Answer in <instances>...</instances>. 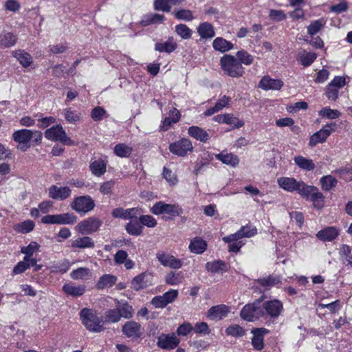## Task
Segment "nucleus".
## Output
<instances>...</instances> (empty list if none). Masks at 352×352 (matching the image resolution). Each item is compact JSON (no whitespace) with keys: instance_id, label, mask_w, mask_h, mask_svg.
Returning a JSON list of instances; mask_svg holds the SVG:
<instances>
[{"instance_id":"nucleus-39","label":"nucleus","mask_w":352,"mask_h":352,"mask_svg":"<svg viewBox=\"0 0 352 352\" xmlns=\"http://www.w3.org/2000/svg\"><path fill=\"white\" fill-rule=\"evenodd\" d=\"M18 40L17 36L11 32H3L0 34V45L3 47L14 46Z\"/></svg>"},{"instance_id":"nucleus-22","label":"nucleus","mask_w":352,"mask_h":352,"mask_svg":"<svg viewBox=\"0 0 352 352\" xmlns=\"http://www.w3.org/2000/svg\"><path fill=\"white\" fill-rule=\"evenodd\" d=\"M181 114L176 108H172L169 111L168 116L163 119L160 125V129L163 131H168L173 124L179 122Z\"/></svg>"},{"instance_id":"nucleus-11","label":"nucleus","mask_w":352,"mask_h":352,"mask_svg":"<svg viewBox=\"0 0 352 352\" xmlns=\"http://www.w3.org/2000/svg\"><path fill=\"white\" fill-rule=\"evenodd\" d=\"M95 203L90 196H80L74 199L72 208L78 213L85 214L94 209Z\"/></svg>"},{"instance_id":"nucleus-47","label":"nucleus","mask_w":352,"mask_h":352,"mask_svg":"<svg viewBox=\"0 0 352 352\" xmlns=\"http://www.w3.org/2000/svg\"><path fill=\"white\" fill-rule=\"evenodd\" d=\"M34 226L35 224L32 220H26L14 225L13 228L16 232L26 234L33 230Z\"/></svg>"},{"instance_id":"nucleus-50","label":"nucleus","mask_w":352,"mask_h":352,"mask_svg":"<svg viewBox=\"0 0 352 352\" xmlns=\"http://www.w3.org/2000/svg\"><path fill=\"white\" fill-rule=\"evenodd\" d=\"M324 195L318 191V188L315 190L309 197V199H308V200L313 203L314 207L317 209H321L324 206Z\"/></svg>"},{"instance_id":"nucleus-61","label":"nucleus","mask_w":352,"mask_h":352,"mask_svg":"<svg viewBox=\"0 0 352 352\" xmlns=\"http://www.w3.org/2000/svg\"><path fill=\"white\" fill-rule=\"evenodd\" d=\"M163 177L166 179L170 186H175L178 182V179L175 173L167 167H164Z\"/></svg>"},{"instance_id":"nucleus-52","label":"nucleus","mask_w":352,"mask_h":352,"mask_svg":"<svg viewBox=\"0 0 352 352\" xmlns=\"http://www.w3.org/2000/svg\"><path fill=\"white\" fill-rule=\"evenodd\" d=\"M132 152V147L125 144H118L114 147L115 154L120 157H128Z\"/></svg>"},{"instance_id":"nucleus-59","label":"nucleus","mask_w":352,"mask_h":352,"mask_svg":"<svg viewBox=\"0 0 352 352\" xmlns=\"http://www.w3.org/2000/svg\"><path fill=\"white\" fill-rule=\"evenodd\" d=\"M317 55L315 52L302 53L299 58L300 63L305 67L309 66L316 59Z\"/></svg>"},{"instance_id":"nucleus-25","label":"nucleus","mask_w":352,"mask_h":352,"mask_svg":"<svg viewBox=\"0 0 352 352\" xmlns=\"http://www.w3.org/2000/svg\"><path fill=\"white\" fill-rule=\"evenodd\" d=\"M123 333L128 338H138L141 335V326L135 321H129L122 327Z\"/></svg>"},{"instance_id":"nucleus-27","label":"nucleus","mask_w":352,"mask_h":352,"mask_svg":"<svg viewBox=\"0 0 352 352\" xmlns=\"http://www.w3.org/2000/svg\"><path fill=\"white\" fill-rule=\"evenodd\" d=\"M139 213V210L136 208L124 209L122 208H117L113 210L111 214L115 218H122L123 219H131L136 218Z\"/></svg>"},{"instance_id":"nucleus-51","label":"nucleus","mask_w":352,"mask_h":352,"mask_svg":"<svg viewBox=\"0 0 352 352\" xmlns=\"http://www.w3.org/2000/svg\"><path fill=\"white\" fill-rule=\"evenodd\" d=\"M125 229L129 234L139 236L142 233L143 227L140 222L130 221L126 225Z\"/></svg>"},{"instance_id":"nucleus-30","label":"nucleus","mask_w":352,"mask_h":352,"mask_svg":"<svg viewBox=\"0 0 352 352\" xmlns=\"http://www.w3.org/2000/svg\"><path fill=\"white\" fill-rule=\"evenodd\" d=\"M201 39L212 38L215 36L214 27L208 22H203L197 28Z\"/></svg>"},{"instance_id":"nucleus-48","label":"nucleus","mask_w":352,"mask_h":352,"mask_svg":"<svg viewBox=\"0 0 352 352\" xmlns=\"http://www.w3.org/2000/svg\"><path fill=\"white\" fill-rule=\"evenodd\" d=\"M236 56V58L241 65L242 64L245 65H250L253 63L254 60V56L244 50L238 51Z\"/></svg>"},{"instance_id":"nucleus-64","label":"nucleus","mask_w":352,"mask_h":352,"mask_svg":"<svg viewBox=\"0 0 352 352\" xmlns=\"http://www.w3.org/2000/svg\"><path fill=\"white\" fill-rule=\"evenodd\" d=\"M141 225L148 228H154L157 226V220L151 215H142L139 218Z\"/></svg>"},{"instance_id":"nucleus-7","label":"nucleus","mask_w":352,"mask_h":352,"mask_svg":"<svg viewBox=\"0 0 352 352\" xmlns=\"http://www.w3.org/2000/svg\"><path fill=\"white\" fill-rule=\"evenodd\" d=\"M264 309V318H270L275 320L278 318L283 311V305L279 300H271L263 302Z\"/></svg>"},{"instance_id":"nucleus-29","label":"nucleus","mask_w":352,"mask_h":352,"mask_svg":"<svg viewBox=\"0 0 352 352\" xmlns=\"http://www.w3.org/2000/svg\"><path fill=\"white\" fill-rule=\"evenodd\" d=\"M277 183L284 190L292 192L296 191L299 181L294 177H281L278 178Z\"/></svg>"},{"instance_id":"nucleus-19","label":"nucleus","mask_w":352,"mask_h":352,"mask_svg":"<svg viewBox=\"0 0 352 352\" xmlns=\"http://www.w3.org/2000/svg\"><path fill=\"white\" fill-rule=\"evenodd\" d=\"M257 283L265 289L272 287H280L282 285V277L280 275H270L257 280Z\"/></svg>"},{"instance_id":"nucleus-14","label":"nucleus","mask_w":352,"mask_h":352,"mask_svg":"<svg viewBox=\"0 0 352 352\" xmlns=\"http://www.w3.org/2000/svg\"><path fill=\"white\" fill-rule=\"evenodd\" d=\"M179 344V339L175 333L161 334L157 338V346L162 349L171 350Z\"/></svg>"},{"instance_id":"nucleus-60","label":"nucleus","mask_w":352,"mask_h":352,"mask_svg":"<svg viewBox=\"0 0 352 352\" xmlns=\"http://www.w3.org/2000/svg\"><path fill=\"white\" fill-rule=\"evenodd\" d=\"M175 32L183 39L191 37L192 31L185 24H179L175 26Z\"/></svg>"},{"instance_id":"nucleus-44","label":"nucleus","mask_w":352,"mask_h":352,"mask_svg":"<svg viewBox=\"0 0 352 352\" xmlns=\"http://www.w3.org/2000/svg\"><path fill=\"white\" fill-rule=\"evenodd\" d=\"M316 188L315 186L307 185L305 182L299 181L296 191L301 197L308 199Z\"/></svg>"},{"instance_id":"nucleus-43","label":"nucleus","mask_w":352,"mask_h":352,"mask_svg":"<svg viewBox=\"0 0 352 352\" xmlns=\"http://www.w3.org/2000/svg\"><path fill=\"white\" fill-rule=\"evenodd\" d=\"M206 243L202 239L196 237L190 243V250L195 254H201L206 249Z\"/></svg>"},{"instance_id":"nucleus-3","label":"nucleus","mask_w":352,"mask_h":352,"mask_svg":"<svg viewBox=\"0 0 352 352\" xmlns=\"http://www.w3.org/2000/svg\"><path fill=\"white\" fill-rule=\"evenodd\" d=\"M221 68L223 72L232 78H239L245 73L244 67L232 55H224L220 59Z\"/></svg>"},{"instance_id":"nucleus-4","label":"nucleus","mask_w":352,"mask_h":352,"mask_svg":"<svg viewBox=\"0 0 352 352\" xmlns=\"http://www.w3.org/2000/svg\"><path fill=\"white\" fill-rule=\"evenodd\" d=\"M264 309L261 300L245 305L241 311L242 319L248 322H254L260 318H264Z\"/></svg>"},{"instance_id":"nucleus-56","label":"nucleus","mask_w":352,"mask_h":352,"mask_svg":"<svg viewBox=\"0 0 352 352\" xmlns=\"http://www.w3.org/2000/svg\"><path fill=\"white\" fill-rule=\"evenodd\" d=\"M319 116L327 119H336L341 116L340 111L337 109H331L329 107L322 108L318 113Z\"/></svg>"},{"instance_id":"nucleus-53","label":"nucleus","mask_w":352,"mask_h":352,"mask_svg":"<svg viewBox=\"0 0 352 352\" xmlns=\"http://www.w3.org/2000/svg\"><path fill=\"white\" fill-rule=\"evenodd\" d=\"M117 308L120 314V318H131L133 315V309L128 302L117 305Z\"/></svg>"},{"instance_id":"nucleus-5","label":"nucleus","mask_w":352,"mask_h":352,"mask_svg":"<svg viewBox=\"0 0 352 352\" xmlns=\"http://www.w3.org/2000/svg\"><path fill=\"white\" fill-rule=\"evenodd\" d=\"M150 211L155 215L168 214L171 217L180 216L182 212V208L177 204H166L164 201L155 203L150 209Z\"/></svg>"},{"instance_id":"nucleus-28","label":"nucleus","mask_w":352,"mask_h":352,"mask_svg":"<svg viewBox=\"0 0 352 352\" xmlns=\"http://www.w3.org/2000/svg\"><path fill=\"white\" fill-rule=\"evenodd\" d=\"M63 292L68 296L78 297L83 295L86 291L84 285H76L73 283H67L63 286Z\"/></svg>"},{"instance_id":"nucleus-16","label":"nucleus","mask_w":352,"mask_h":352,"mask_svg":"<svg viewBox=\"0 0 352 352\" xmlns=\"http://www.w3.org/2000/svg\"><path fill=\"white\" fill-rule=\"evenodd\" d=\"M156 258L158 261L164 267H168L172 269H179L182 266V261L175 258L174 256L166 254L163 252H157Z\"/></svg>"},{"instance_id":"nucleus-1","label":"nucleus","mask_w":352,"mask_h":352,"mask_svg":"<svg viewBox=\"0 0 352 352\" xmlns=\"http://www.w3.org/2000/svg\"><path fill=\"white\" fill-rule=\"evenodd\" d=\"M12 139L18 143L17 149L25 151L30 147V142L36 144L42 140V133L38 131L19 129L12 133Z\"/></svg>"},{"instance_id":"nucleus-15","label":"nucleus","mask_w":352,"mask_h":352,"mask_svg":"<svg viewBox=\"0 0 352 352\" xmlns=\"http://www.w3.org/2000/svg\"><path fill=\"white\" fill-rule=\"evenodd\" d=\"M153 283V276L147 272H143L135 276L131 283V288L139 291L146 288Z\"/></svg>"},{"instance_id":"nucleus-34","label":"nucleus","mask_w":352,"mask_h":352,"mask_svg":"<svg viewBox=\"0 0 352 352\" xmlns=\"http://www.w3.org/2000/svg\"><path fill=\"white\" fill-rule=\"evenodd\" d=\"M188 133L189 135L202 142H206L210 139L209 134L203 129L197 126L189 127Z\"/></svg>"},{"instance_id":"nucleus-63","label":"nucleus","mask_w":352,"mask_h":352,"mask_svg":"<svg viewBox=\"0 0 352 352\" xmlns=\"http://www.w3.org/2000/svg\"><path fill=\"white\" fill-rule=\"evenodd\" d=\"M226 332L228 335L234 337H241L245 334V330L239 324H232L229 326L226 329Z\"/></svg>"},{"instance_id":"nucleus-31","label":"nucleus","mask_w":352,"mask_h":352,"mask_svg":"<svg viewBox=\"0 0 352 352\" xmlns=\"http://www.w3.org/2000/svg\"><path fill=\"white\" fill-rule=\"evenodd\" d=\"M294 164L300 169L305 171H312L315 168V164L311 159L302 155H296L294 157Z\"/></svg>"},{"instance_id":"nucleus-40","label":"nucleus","mask_w":352,"mask_h":352,"mask_svg":"<svg viewBox=\"0 0 352 352\" xmlns=\"http://www.w3.org/2000/svg\"><path fill=\"white\" fill-rule=\"evenodd\" d=\"M212 47L216 51L226 52L233 48V44L222 37H217L213 41Z\"/></svg>"},{"instance_id":"nucleus-35","label":"nucleus","mask_w":352,"mask_h":352,"mask_svg":"<svg viewBox=\"0 0 352 352\" xmlns=\"http://www.w3.org/2000/svg\"><path fill=\"white\" fill-rule=\"evenodd\" d=\"M117 280V276L113 274H104L98 279L96 283V287L98 289L111 287L116 284Z\"/></svg>"},{"instance_id":"nucleus-17","label":"nucleus","mask_w":352,"mask_h":352,"mask_svg":"<svg viewBox=\"0 0 352 352\" xmlns=\"http://www.w3.org/2000/svg\"><path fill=\"white\" fill-rule=\"evenodd\" d=\"M256 233L257 230L256 228L251 226H245L241 227L236 233L224 236L223 241L224 242H229L236 239H241L244 237L250 238L256 235Z\"/></svg>"},{"instance_id":"nucleus-58","label":"nucleus","mask_w":352,"mask_h":352,"mask_svg":"<svg viewBox=\"0 0 352 352\" xmlns=\"http://www.w3.org/2000/svg\"><path fill=\"white\" fill-rule=\"evenodd\" d=\"M103 320L104 322H118L120 320V314L118 311V308L113 309H109L104 314Z\"/></svg>"},{"instance_id":"nucleus-32","label":"nucleus","mask_w":352,"mask_h":352,"mask_svg":"<svg viewBox=\"0 0 352 352\" xmlns=\"http://www.w3.org/2000/svg\"><path fill=\"white\" fill-rule=\"evenodd\" d=\"M71 247L73 248H93L94 247V240L87 236L78 237L71 240Z\"/></svg>"},{"instance_id":"nucleus-10","label":"nucleus","mask_w":352,"mask_h":352,"mask_svg":"<svg viewBox=\"0 0 352 352\" xmlns=\"http://www.w3.org/2000/svg\"><path fill=\"white\" fill-rule=\"evenodd\" d=\"M77 220L76 217L72 213L58 214H47L42 217L41 222L45 224H72Z\"/></svg>"},{"instance_id":"nucleus-13","label":"nucleus","mask_w":352,"mask_h":352,"mask_svg":"<svg viewBox=\"0 0 352 352\" xmlns=\"http://www.w3.org/2000/svg\"><path fill=\"white\" fill-rule=\"evenodd\" d=\"M178 296V292L175 289H170L162 296L154 297L151 303L155 308H164L169 303L173 302Z\"/></svg>"},{"instance_id":"nucleus-24","label":"nucleus","mask_w":352,"mask_h":352,"mask_svg":"<svg viewBox=\"0 0 352 352\" xmlns=\"http://www.w3.org/2000/svg\"><path fill=\"white\" fill-rule=\"evenodd\" d=\"M269 333V330L265 328H257L252 330L253 338L252 344L256 350H261L263 348V337Z\"/></svg>"},{"instance_id":"nucleus-12","label":"nucleus","mask_w":352,"mask_h":352,"mask_svg":"<svg viewBox=\"0 0 352 352\" xmlns=\"http://www.w3.org/2000/svg\"><path fill=\"white\" fill-rule=\"evenodd\" d=\"M101 221L96 218L85 219L76 226V230L81 234H89L96 232L101 226Z\"/></svg>"},{"instance_id":"nucleus-38","label":"nucleus","mask_w":352,"mask_h":352,"mask_svg":"<svg viewBox=\"0 0 352 352\" xmlns=\"http://www.w3.org/2000/svg\"><path fill=\"white\" fill-rule=\"evenodd\" d=\"M177 47L173 37H169L164 43H157L155 45V50L160 52L171 53Z\"/></svg>"},{"instance_id":"nucleus-62","label":"nucleus","mask_w":352,"mask_h":352,"mask_svg":"<svg viewBox=\"0 0 352 352\" xmlns=\"http://www.w3.org/2000/svg\"><path fill=\"white\" fill-rule=\"evenodd\" d=\"M174 16L180 20L190 21L194 19L192 12L189 10L180 9L174 12Z\"/></svg>"},{"instance_id":"nucleus-49","label":"nucleus","mask_w":352,"mask_h":352,"mask_svg":"<svg viewBox=\"0 0 352 352\" xmlns=\"http://www.w3.org/2000/svg\"><path fill=\"white\" fill-rule=\"evenodd\" d=\"M322 190L329 191L337 185V179L332 175L323 176L320 179Z\"/></svg>"},{"instance_id":"nucleus-9","label":"nucleus","mask_w":352,"mask_h":352,"mask_svg":"<svg viewBox=\"0 0 352 352\" xmlns=\"http://www.w3.org/2000/svg\"><path fill=\"white\" fill-rule=\"evenodd\" d=\"M169 151L178 157H185L193 151L191 141L188 138H182L171 143L168 146Z\"/></svg>"},{"instance_id":"nucleus-37","label":"nucleus","mask_w":352,"mask_h":352,"mask_svg":"<svg viewBox=\"0 0 352 352\" xmlns=\"http://www.w3.org/2000/svg\"><path fill=\"white\" fill-rule=\"evenodd\" d=\"M92 272L87 267H78L70 273V277L74 280H87L91 278Z\"/></svg>"},{"instance_id":"nucleus-36","label":"nucleus","mask_w":352,"mask_h":352,"mask_svg":"<svg viewBox=\"0 0 352 352\" xmlns=\"http://www.w3.org/2000/svg\"><path fill=\"white\" fill-rule=\"evenodd\" d=\"M89 168L92 174L100 177L106 172L107 162L102 159L94 160L91 161Z\"/></svg>"},{"instance_id":"nucleus-18","label":"nucleus","mask_w":352,"mask_h":352,"mask_svg":"<svg viewBox=\"0 0 352 352\" xmlns=\"http://www.w3.org/2000/svg\"><path fill=\"white\" fill-rule=\"evenodd\" d=\"M230 311V307L226 305H219L210 307L207 317L212 320H220L226 318Z\"/></svg>"},{"instance_id":"nucleus-6","label":"nucleus","mask_w":352,"mask_h":352,"mask_svg":"<svg viewBox=\"0 0 352 352\" xmlns=\"http://www.w3.org/2000/svg\"><path fill=\"white\" fill-rule=\"evenodd\" d=\"M45 137L51 141L60 142L65 145H74V142L67 137L65 130L60 124L52 126L45 131Z\"/></svg>"},{"instance_id":"nucleus-57","label":"nucleus","mask_w":352,"mask_h":352,"mask_svg":"<svg viewBox=\"0 0 352 352\" xmlns=\"http://www.w3.org/2000/svg\"><path fill=\"white\" fill-rule=\"evenodd\" d=\"M40 245L36 241H32L28 246H23L21 248V252L25 254V256H32L34 253L39 252Z\"/></svg>"},{"instance_id":"nucleus-23","label":"nucleus","mask_w":352,"mask_h":352,"mask_svg":"<svg viewBox=\"0 0 352 352\" xmlns=\"http://www.w3.org/2000/svg\"><path fill=\"white\" fill-rule=\"evenodd\" d=\"M340 231L337 228L329 226L318 231L316 236L319 240L324 242L332 241L338 237Z\"/></svg>"},{"instance_id":"nucleus-21","label":"nucleus","mask_w":352,"mask_h":352,"mask_svg":"<svg viewBox=\"0 0 352 352\" xmlns=\"http://www.w3.org/2000/svg\"><path fill=\"white\" fill-rule=\"evenodd\" d=\"M283 82L279 79H273L268 76L261 78L258 87L263 90H280L283 86Z\"/></svg>"},{"instance_id":"nucleus-54","label":"nucleus","mask_w":352,"mask_h":352,"mask_svg":"<svg viewBox=\"0 0 352 352\" xmlns=\"http://www.w3.org/2000/svg\"><path fill=\"white\" fill-rule=\"evenodd\" d=\"M325 25V21L324 19H318L312 21L310 25L307 27V33L310 36L316 34Z\"/></svg>"},{"instance_id":"nucleus-26","label":"nucleus","mask_w":352,"mask_h":352,"mask_svg":"<svg viewBox=\"0 0 352 352\" xmlns=\"http://www.w3.org/2000/svg\"><path fill=\"white\" fill-rule=\"evenodd\" d=\"M215 157L223 164L233 168L238 166L239 163V158L236 155L232 153H228L226 151H223L220 153L217 154Z\"/></svg>"},{"instance_id":"nucleus-33","label":"nucleus","mask_w":352,"mask_h":352,"mask_svg":"<svg viewBox=\"0 0 352 352\" xmlns=\"http://www.w3.org/2000/svg\"><path fill=\"white\" fill-rule=\"evenodd\" d=\"M230 98L226 96H223L222 98H219L216 102L215 105L213 107L209 108L204 112L205 116H210L214 114L217 112L220 111L224 107L228 106L230 102Z\"/></svg>"},{"instance_id":"nucleus-2","label":"nucleus","mask_w":352,"mask_h":352,"mask_svg":"<svg viewBox=\"0 0 352 352\" xmlns=\"http://www.w3.org/2000/svg\"><path fill=\"white\" fill-rule=\"evenodd\" d=\"M80 318L82 324L89 331L100 332L104 329L103 320L91 309L83 308L80 312Z\"/></svg>"},{"instance_id":"nucleus-20","label":"nucleus","mask_w":352,"mask_h":352,"mask_svg":"<svg viewBox=\"0 0 352 352\" xmlns=\"http://www.w3.org/2000/svg\"><path fill=\"white\" fill-rule=\"evenodd\" d=\"M71 195V190L69 187L53 185L49 188V196L52 199L64 200Z\"/></svg>"},{"instance_id":"nucleus-42","label":"nucleus","mask_w":352,"mask_h":352,"mask_svg":"<svg viewBox=\"0 0 352 352\" xmlns=\"http://www.w3.org/2000/svg\"><path fill=\"white\" fill-rule=\"evenodd\" d=\"M206 268L208 272L213 274L223 273L227 270L226 263L221 261L208 262Z\"/></svg>"},{"instance_id":"nucleus-55","label":"nucleus","mask_w":352,"mask_h":352,"mask_svg":"<svg viewBox=\"0 0 352 352\" xmlns=\"http://www.w3.org/2000/svg\"><path fill=\"white\" fill-rule=\"evenodd\" d=\"M184 280V276L182 272H169L166 276V282L170 285H178Z\"/></svg>"},{"instance_id":"nucleus-46","label":"nucleus","mask_w":352,"mask_h":352,"mask_svg":"<svg viewBox=\"0 0 352 352\" xmlns=\"http://www.w3.org/2000/svg\"><path fill=\"white\" fill-rule=\"evenodd\" d=\"M63 114L65 120L69 122L74 124L81 119V113L77 111L72 109V108H66L63 109Z\"/></svg>"},{"instance_id":"nucleus-41","label":"nucleus","mask_w":352,"mask_h":352,"mask_svg":"<svg viewBox=\"0 0 352 352\" xmlns=\"http://www.w3.org/2000/svg\"><path fill=\"white\" fill-rule=\"evenodd\" d=\"M12 55L15 57L20 64L24 67H28L32 62V58L30 54L24 50H18L12 52Z\"/></svg>"},{"instance_id":"nucleus-8","label":"nucleus","mask_w":352,"mask_h":352,"mask_svg":"<svg viewBox=\"0 0 352 352\" xmlns=\"http://www.w3.org/2000/svg\"><path fill=\"white\" fill-rule=\"evenodd\" d=\"M337 124L331 122L325 124L320 130L314 133L309 138V145L314 147L318 144L324 142L327 138L336 130Z\"/></svg>"},{"instance_id":"nucleus-45","label":"nucleus","mask_w":352,"mask_h":352,"mask_svg":"<svg viewBox=\"0 0 352 352\" xmlns=\"http://www.w3.org/2000/svg\"><path fill=\"white\" fill-rule=\"evenodd\" d=\"M71 267V263L68 259H64L57 263H54L50 266L52 272L65 274Z\"/></svg>"}]
</instances>
